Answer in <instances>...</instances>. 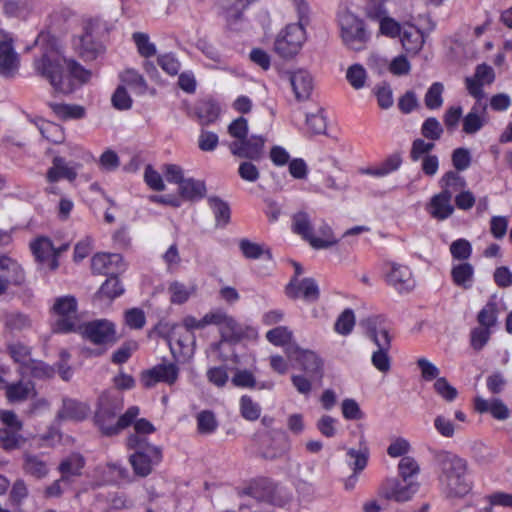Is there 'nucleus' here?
Returning <instances> with one entry per match:
<instances>
[{"mask_svg": "<svg viewBox=\"0 0 512 512\" xmlns=\"http://www.w3.org/2000/svg\"><path fill=\"white\" fill-rule=\"evenodd\" d=\"M35 44L40 49L39 55L33 61L35 74L48 81L57 93L73 92L74 84L65 73L67 59L60 52L56 40L48 33H40Z\"/></svg>", "mask_w": 512, "mask_h": 512, "instance_id": "1", "label": "nucleus"}, {"mask_svg": "<svg viewBox=\"0 0 512 512\" xmlns=\"http://www.w3.org/2000/svg\"><path fill=\"white\" fill-rule=\"evenodd\" d=\"M123 408L122 395L115 392L103 393L99 397L95 412V423L104 435L111 436L128 427L139 415V408L131 406L123 415L116 419V414Z\"/></svg>", "mask_w": 512, "mask_h": 512, "instance_id": "2", "label": "nucleus"}, {"mask_svg": "<svg viewBox=\"0 0 512 512\" xmlns=\"http://www.w3.org/2000/svg\"><path fill=\"white\" fill-rule=\"evenodd\" d=\"M438 479L442 491L448 497H463L471 489L467 479V462L454 453L438 452L435 456Z\"/></svg>", "mask_w": 512, "mask_h": 512, "instance_id": "3", "label": "nucleus"}, {"mask_svg": "<svg viewBox=\"0 0 512 512\" xmlns=\"http://www.w3.org/2000/svg\"><path fill=\"white\" fill-rule=\"evenodd\" d=\"M297 11L299 22L288 24L276 37L274 43L275 52L282 58L295 56L306 41L304 29L309 7L305 0H291Z\"/></svg>", "mask_w": 512, "mask_h": 512, "instance_id": "4", "label": "nucleus"}, {"mask_svg": "<svg viewBox=\"0 0 512 512\" xmlns=\"http://www.w3.org/2000/svg\"><path fill=\"white\" fill-rule=\"evenodd\" d=\"M338 23L343 43L350 49L362 50L369 39L364 22L349 11L338 16Z\"/></svg>", "mask_w": 512, "mask_h": 512, "instance_id": "5", "label": "nucleus"}, {"mask_svg": "<svg viewBox=\"0 0 512 512\" xmlns=\"http://www.w3.org/2000/svg\"><path fill=\"white\" fill-rule=\"evenodd\" d=\"M419 490V483L415 481H404L397 477L386 478L379 485L378 496L384 500L405 503L414 497Z\"/></svg>", "mask_w": 512, "mask_h": 512, "instance_id": "6", "label": "nucleus"}, {"mask_svg": "<svg viewBox=\"0 0 512 512\" xmlns=\"http://www.w3.org/2000/svg\"><path fill=\"white\" fill-rule=\"evenodd\" d=\"M53 310L57 316L54 324L56 332L67 333L77 331L81 324L77 318V302L73 296L56 299Z\"/></svg>", "mask_w": 512, "mask_h": 512, "instance_id": "7", "label": "nucleus"}, {"mask_svg": "<svg viewBox=\"0 0 512 512\" xmlns=\"http://www.w3.org/2000/svg\"><path fill=\"white\" fill-rule=\"evenodd\" d=\"M285 354L290 360L296 361L309 376L322 378L324 362L315 351L303 349L299 345H289Z\"/></svg>", "mask_w": 512, "mask_h": 512, "instance_id": "8", "label": "nucleus"}, {"mask_svg": "<svg viewBox=\"0 0 512 512\" xmlns=\"http://www.w3.org/2000/svg\"><path fill=\"white\" fill-rule=\"evenodd\" d=\"M77 331L94 344L113 343L116 340L115 325L107 319H98L81 324Z\"/></svg>", "mask_w": 512, "mask_h": 512, "instance_id": "9", "label": "nucleus"}, {"mask_svg": "<svg viewBox=\"0 0 512 512\" xmlns=\"http://www.w3.org/2000/svg\"><path fill=\"white\" fill-rule=\"evenodd\" d=\"M265 142L266 138L264 136L251 135L241 141L231 142L229 150L234 156L258 161L264 155Z\"/></svg>", "mask_w": 512, "mask_h": 512, "instance_id": "10", "label": "nucleus"}, {"mask_svg": "<svg viewBox=\"0 0 512 512\" xmlns=\"http://www.w3.org/2000/svg\"><path fill=\"white\" fill-rule=\"evenodd\" d=\"M385 279L389 285L399 292L411 291L415 286L411 269L407 265L397 262H387L385 264Z\"/></svg>", "mask_w": 512, "mask_h": 512, "instance_id": "11", "label": "nucleus"}, {"mask_svg": "<svg viewBox=\"0 0 512 512\" xmlns=\"http://www.w3.org/2000/svg\"><path fill=\"white\" fill-rule=\"evenodd\" d=\"M30 247L36 260L49 270H55L58 267V256L66 249V246L56 249L51 240L46 237L37 238Z\"/></svg>", "mask_w": 512, "mask_h": 512, "instance_id": "12", "label": "nucleus"}, {"mask_svg": "<svg viewBox=\"0 0 512 512\" xmlns=\"http://www.w3.org/2000/svg\"><path fill=\"white\" fill-rule=\"evenodd\" d=\"M179 376V368L174 363H161L142 374V383L145 387L151 388L158 382L173 385Z\"/></svg>", "mask_w": 512, "mask_h": 512, "instance_id": "13", "label": "nucleus"}, {"mask_svg": "<svg viewBox=\"0 0 512 512\" xmlns=\"http://www.w3.org/2000/svg\"><path fill=\"white\" fill-rule=\"evenodd\" d=\"M364 326L367 337L374 343L377 349H391L389 325L384 318L380 316L368 318L365 320Z\"/></svg>", "mask_w": 512, "mask_h": 512, "instance_id": "14", "label": "nucleus"}, {"mask_svg": "<svg viewBox=\"0 0 512 512\" xmlns=\"http://www.w3.org/2000/svg\"><path fill=\"white\" fill-rule=\"evenodd\" d=\"M495 79V73L491 66L480 64L476 67V71L472 77L465 80L468 93L476 100H483L485 97L482 89L483 85L491 84Z\"/></svg>", "mask_w": 512, "mask_h": 512, "instance_id": "15", "label": "nucleus"}, {"mask_svg": "<svg viewBox=\"0 0 512 512\" xmlns=\"http://www.w3.org/2000/svg\"><path fill=\"white\" fill-rule=\"evenodd\" d=\"M162 459L159 447L137 450L130 456V463L136 474L147 476L151 473L153 465L158 464Z\"/></svg>", "mask_w": 512, "mask_h": 512, "instance_id": "16", "label": "nucleus"}, {"mask_svg": "<svg viewBox=\"0 0 512 512\" xmlns=\"http://www.w3.org/2000/svg\"><path fill=\"white\" fill-rule=\"evenodd\" d=\"M487 105L477 100L469 112L462 118V131L467 135L478 133L488 123Z\"/></svg>", "mask_w": 512, "mask_h": 512, "instance_id": "17", "label": "nucleus"}, {"mask_svg": "<svg viewBox=\"0 0 512 512\" xmlns=\"http://www.w3.org/2000/svg\"><path fill=\"white\" fill-rule=\"evenodd\" d=\"M286 294L293 299L314 302L319 298V287L312 278H294L287 285Z\"/></svg>", "mask_w": 512, "mask_h": 512, "instance_id": "18", "label": "nucleus"}, {"mask_svg": "<svg viewBox=\"0 0 512 512\" xmlns=\"http://www.w3.org/2000/svg\"><path fill=\"white\" fill-rule=\"evenodd\" d=\"M6 333L11 335L20 334L33 328L32 318L18 310H4L0 316Z\"/></svg>", "mask_w": 512, "mask_h": 512, "instance_id": "19", "label": "nucleus"}, {"mask_svg": "<svg viewBox=\"0 0 512 512\" xmlns=\"http://www.w3.org/2000/svg\"><path fill=\"white\" fill-rule=\"evenodd\" d=\"M91 268L94 273L112 276L123 271L125 265L120 254L98 253L91 260Z\"/></svg>", "mask_w": 512, "mask_h": 512, "instance_id": "20", "label": "nucleus"}, {"mask_svg": "<svg viewBox=\"0 0 512 512\" xmlns=\"http://www.w3.org/2000/svg\"><path fill=\"white\" fill-rule=\"evenodd\" d=\"M427 211L431 217L439 221L449 218L454 212L452 192L441 191L432 196L427 204Z\"/></svg>", "mask_w": 512, "mask_h": 512, "instance_id": "21", "label": "nucleus"}, {"mask_svg": "<svg viewBox=\"0 0 512 512\" xmlns=\"http://www.w3.org/2000/svg\"><path fill=\"white\" fill-rule=\"evenodd\" d=\"M289 81L296 100L309 99L313 90V78L308 71L299 69L289 73Z\"/></svg>", "mask_w": 512, "mask_h": 512, "instance_id": "22", "label": "nucleus"}, {"mask_svg": "<svg viewBox=\"0 0 512 512\" xmlns=\"http://www.w3.org/2000/svg\"><path fill=\"white\" fill-rule=\"evenodd\" d=\"M386 10L380 5L377 8H370L367 11V16L371 19L379 20L380 33L390 38L401 36L402 30L400 24L393 18L386 15Z\"/></svg>", "mask_w": 512, "mask_h": 512, "instance_id": "23", "label": "nucleus"}, {"mask_svg": "<svg viewBox=\"0 0 512 512\" xmlns=\"http://www.w3.org/2000/svg\"><path fill=\"white\" fill-rule=\"evenodd\" d=\"M79 165H71L63 157L53 158L52 166L48 169L46 178L50 183H55L60 179L73 181L77 177Z\"/></svg>", "mask_w": 512, "mask_h": 512, "instance_id": "24", "label": "nucleus"}, {"mask_svg": "<svg viewBox=\"0 0 512 512\" xmlns=\"http://www.w3.org/2000/svg\"><path fill=\"white\" fill-rule=\"evenodd\" d=\"M475 410L479 413H490L497 420H506L510 416L508 407L498 398L486 400L481 396L474 399Z\"/></svg>", "mask_w": 512, "mask_h": 512, "instance_id": "25", "label": "nucleus"}, {"mask_svg": "<svg viewBox=\"0 0 512 512\" xmlns=\"http://www.w3.org/2000/svg\"><path fill=\"white\" fill-rule=\"evenodd\" d=\"M89 410L87 404L66 398L63 399V406L58 412V417L64 420L81 421L88 416Z\"/></svg>", "mask_w": 512, "mask_h": 512, "instance_id": "26", "label": "nucleus"}, {"mask_svg": "<svg viewBox=\"0 0 512 512\" xmlns=\"http://www.w3.org/2000/svg\"><path fill=\"white\" fill-rule=\"evenodd\" d=\"M23 471L27 475L41 479L48 475L49 465L42 456L25 453L23 456Z\"/></svg>", "mask_w": 512, "mask_h": 512, "instance_id": "27", "label": "nucleus"}, {"mask_svg": "<svg viewBox=\"0 0 512 512\" xmlns=\"http://www.w3.org/2000/svg\"><path fill=\"white\" fill-rule=\"evenodd\" d=\"M424 37L425 33L422 29L408 25L401 34L402 46L407 52L416 54L424 44Z\"/></svg>", "mask_w": 512, "mask_h": 512, "instance_id": "28", "label": "nucleus"}, {"mask_svg": "<svg viewBox=\"0 0 512 512\" xmlns=\"http://www.w3.org/2000/svg\"><path fill=\"white\" fill-rule=\"evenodd\" d=\"M0 277L9 284H20L24 280L20 265L7 256H0Z\"/></svg>", "mask_w": 512, "mask_h": 512, "instance_id": "29", "label": "nucleus"}, {"mask_svg": "<svg viewBox=\"0 0 512 512\" xmlns=\"http://www.w3.org/2000/svg\"><path fill=\"white\" fill-rule=\"evenodd\" d=\"M195 115L202 126L214 123L220 115V107L215 101L208 99L197 103Z\"/></svg>", "mask_w": 512, "mask_h": 512, "instance_id": "30", "label": "nucleus"}, {"mask_svg": "<svg viewBox=\"0 0 512 512\" xmlns=\"http://www.w3.org/2000/svg\"><path fill=\"white\" fill-rule=\"evenodd\" d=\"M85 466V459L79 453H72L59 464L61 476L71 481V477L80 476Z\"/></svg>", "mask_w": 512, "mask_h": 512, "instance_id": "31", "label": "nucleus"}, {"mask_svg": "<svg viewBox=\"0 0 512 512\" xmlns=\"http://www.w3.org/2000/svg\"><path fill=\"white\" fill-rule=\"evenodd\" d=\"M347 464L353 470V472L361 473L367 466L369 458V449L365 445L364 436L360 439V448H350L347 450Z\"/></svg>", "mask_w": 512, "mask_h": 512, "instance_id": "32", "label": "nucleus"}, {"mask_svg": "<svg viewBox=\"0 0 512 512\" xmlns=\"http://www.w3.org/2000/svg\"><path fill=\"white\" fill-rule=\"evenodd\" d=\"M451 277L456 286L463 289H470L474 283V267L467 262L453 265Z\"/></svg>", "mask_w": 512, "mask_h": 512, "instance_id": "33", "label": "nucleus"}, {"mask_svg": "<svg viewBox=\"0 0 512 512\" xmlns=\"http://www.w3.org/2000/svg\"><path fill=\"white\" fill-rule=\"evenodd\" d=\"M402 164V157L399 153H394L387 157L379 166L374 168L362 169L361 173L374 177H384L396 170Z\"/></svg>", "mask_w": 512, "mask_h": 512, "instance_id": "34", "label": "nucleus"}, {"mask_svg": "<svg viewBox=\"0 0 512 512\" xmlns=\"http://www.w3.org/2000/svg\"><path fill=\"white\" fill-rule=\"evenodd\" d=\"M223 15L229 26L237 23L248 6L247 0H221Z\"/></svg>", "mask_w": 512, "mask_h": 512, "instance_id": "35", "label": "nucleus"}, {"mask_svg": "<svg viewBox=\"0 0 512 512\" xmlns=\"http://www.w3.org/2000/svg\"><path fill=\"white\" fill-rule=\"evenodd\" d=\"M36 125L42 135L47 141L60 144L64 141L65 135L63 128L51 121L40 119L36 122Z\"/></svg>", "mask_w": 512, "mask_h": 512, "instance_id": "36", "label": "nucleus"}, {"mask_svg": "<svg viewBox=\"0 0 512 512\" xmlns=\"http://www.w3.org/2000/svg\"><path fill=\"white\" fill-rule=\"evenodd\" d=\"M266 339L274 346L284 347L289 345H298L292 341L293 332L286 326H277L266 333Z\"/></svg>", "mask_w": 512, "mask_h": 512, "instance_id": "37", "label": "nucleus"}, {"mask_svg": "<svg viewBox=\"0 0 512 512\" xmlns=\"http://www.w3.org/2000/svg\"><path fill=\"white\" fill-rule=\"evenodd\" d=\"M52 111L63 120L81 119L85 116L84 107L76 104L50 103Z\"/></svg>", "mask_w": 512, "mask_h": 512, "instance_id": "38", "label": "nucleus"}, {"mask_svg": "<svg viewBox=\"0 0 512 512\" xmlns=\"http://www.w3.org/2000/svg\"><path fill=\"white\" fill-rule=\"evenodd\" d=\"M208 203L215 216L216 225L226 226L230 221L231 214L228 203L216 196L209 197Z\"/></svg>", "mask_w": 512, "mask_h": 512, "instance_id": "39", "label": "nucleus"}, {"mask_svg": "<svg viewBox=\"0 0 512 512\" xmlns=\"http://www.w3.org/2000/svg\"><path fill=\"white\" fill-rule=\"evenodd\" d=\"M320 236L312 235L310 245L315 249H326L332 247L338 243V239L335 237L332 228L324 223L318 229Z\"/></svg>", "mask_w": 512, "mask_h": 512, "instance_id": "40", "label": "nucleus"}, {"mask_svg": "<svg viewBox=\"0 0 512 512\" xmlns=\"http://www.w3.org/2000/svg\"><path fill=\"white\" fill-rule=\"evenodd\" d=\"M6 389V396L10 402L22 401L27 399L34 390V386L30 381H20L16 384H9L4 386Z\"/></svg>", "mask_w": 512, "mask_h": 512, "instance_id": "41", "label": "nucleus"}, {"mask_svg": "<svg viewBox=\"0 0 512 512\" xmlns=\"http://www.w3.org/2000/svg\"><path fill=\"white\" fill-rule=\"evenodd\" d=\"M292 231L311 242L313 235L310 218L305 212H298L292 218Z\"/></svg>", "mask_w": 512, "mask_h": 512, "instance_id": "42", "label": "nucleus"}, {"mask_svg": "<svg viewBox=\"0 0 512 512\" xmlns=\"http://www.w3.org/2000/svg\"><path fill=\"white\" fill-rule=\"evenodd\" d=\"M168 292L170 294V301L173 304H183L190 298L191 295L194 294L195 287L186 286L183 283L175 281L169 285Z\"/></svg>", "mask_w": 512, "mask_h": 512, "instance_id": "43", "label": "nucleus"}, {"mask_svg": "<svg viewBox=\"0 0 512 512\" xmlns=\"http://www.w3.org/2000/svg\"><path fill=\"white\" fill-rule=\"evenodd\" d=\"M368 79L366 69L360 64H353L346 71V80L355 89L360 90L366 86Z\"/></svg>", "mask_w": 512, "mask_h": 512, "instance_id": "44", "label": "nucleus"}, {"mask_svg": "<svg viewBox=\"0 0 512 512\" xmlns=\"http://www.w3.org/2000/svg\"><path fill=\"white\" fill-rule=\"evenodd\" d=\"M179 191L181 196L186 199L201 198L205 192V185L203 182L192 178L184 179L179 184Z\"/></svg>", "mask_w": 512, "mask_h": 512, "instance_id": "45", "label": "nucleus"}, {"mask_svg": "<svg viewBox=\"0 0 512 512\" xmlns=\"http://www.w3.org/2000/svg\"><path fill=\"white\" fill-rule=\"evenodd\" d=\"M21 374L32 376L35 378L51 377L54 373L53 369L42 361L30 359L24 368H21Z\"/></svg>", "mask_w": 512, "mask_h": 512, "instance_id": "46", "label": "nucleus"}, {"mask_svg": "<svg viewBox=\"0 0 512 512\" xmlns=\"http://www.w3.org/2000/svg\"><path fill=\"white\" fill-rule=\"evenodd\" d=\"M444 86L440 82H434L427 90L424 102L428 109L437 110L443 105Z\"/></svg>", "mask_w": 512, "mask_h": 512, "instance_id": "47", "label": "nucleus"}, {"mask_svg": "<svg viewBox=\"0 0 512 512\" xmlns=\"http://www.w3.org/2000/svg\"><path fill=\"white\" fill-rule=\"evenodd\" d=\"M441 191H460L466 187L465 179L457 171H448L440 179Z\"/></svg>", "mask_w": 512, "mask_h": 512, "instance_id": "48", "label": "nucleus"}, {"mask_svg": "<svg viewBox=\"0 0 512 512\" xmlns=\"http://www.w3.org/2000/svg\"><path fill=\"white\" fill-rule=\"evenodd\" d=\"M124 292V288L119 279L112 275L100 287L98 296L101 298L115 299Z\"/></svg>", "mask_w": 512, "mask_h": 512, "instance_id": "49", "label": "nucleus"}, {"mask_svg": "<svg viewBox=\"0 0 512 512\" xmlns=\"http://www.w3.org/2000/svg\"><path fill=\"white\" fill-rule=\"evenodd\" d=\"M19 67L17 53L14 51L0 54V75L3 77H12Z\"/></svg>", "mask_w": 512, "mask_h": 512, "instance_id": "50", "label": "nucleus"}, {"mask_svg": "<svg viewBox=\"0 0 512 512\" xmlns=\"http://www.w3.org/2000/svg\"><path fill=\"white\" fill-rule=\"evenodd\" d=\"M420 466L415 458L404 456L398 463V474L404 481H409L412 477L418 475Z\"/></svg>", "mask_w": 512, "mask_h": 512, "instance_id": "51", "label": "nucleus"}, {"mask_svg": "<svg viewBox=\"0 0 512 512\" xmlns=\"http://www.w3.org/2000/svg\"><path fill=\"white\" fill-rule=\"evenodd\" d=\"M65 73L71 78L74 87L76 86V82L78 84H83L87 82L91 76L90 71L84 69L80 64L73 60H67Z\"/></svg>", "mask_w": 512, "mask_h": 512, "instance_id": "52", "label": "nucleus"}, {"mask_svg": "<svg viewBox=\"0 0 512 512\" xmlns=\"http://www.w3.org/2000/svg\"><path fill=\"white\" fill-rule=\"evenodd\" d=\"M123 84L134 89L137 93H144L146 90V82L141 74L133 69H127L121 74Z\"/></svg>", "mask_w": 512, "mask_h": 512, "instance_id": "53", "label": "nucleus"}, {"mask_svg": "<svg viewBox=\"0 0 512 512\" xmlns=\"http://www.w3.org/2000/svg\"><path fill=\"white\" fill-rule=\"evenodd\" d=\"M443 131L441 123L435 117L427 118L421 126V134L432 142L439 140Z\"/></svg>", "mask_w": 512, "mask_h": 512, "instance_id": "54", "label": "nucleus"}, {"mask_svg": "<svg viewBox=\"0 0 512 512\" xmlns=\"http://www.w3.org/2000/svg\"><path fill=\"white\" fill-rule=\"evenodd\" d=\"M218 427V422L213 412L205 410L197 415V428L201 434H212Z\"/></svg>", "mask_w": 512, "mask_h": 512, "instance_id": "55", "label": "nucleus"}, {"mask_svg": "<svg viewBox=\"0 0 512 512\" xmlns=\"http://www.w3.org/2000/svg\"><path fill=\"white\" fill-rule=\"evenodd\" d=\"M240 412L246 420L255 421L260 417L261 407L251 397L244 395L240 399Z\"/></svg>", "mask_w": 512, "mask_h": 512, "instance_id": "56", "label": "nucleus"}, {"mask_svg": "<svg viewBox=\"0 0 512 512\" xmlns=\"http://www.w3.org/2000/svg\"><path fill=\"white\" fill-rule=\"evenodd\" d=\"M355 325V316L351 309L344 310L337 318L334 329L341 335H348Z\"/></svg>", "mask_w": 512, "mask_h": 512, "instance_id": "57", "label": "nucleus"}, {"mask_svg": "<svg viewBox=\"0 0 512 512\" xmlns=\"http://www.w3.org/2000/svg\"><path fill=\"white\" fill-rule=\"evenodd\" d=\"M132 38L141 56L148 58L156 54V46L150 42L149 36L146 33L136 32Z\"/></svg>", "mask_w": 512, "mask_h": 512, "instance_id": "58", "label": "nucleus"}, {"mask_svg": "<svg viewBox=\"0 0 512 512\" xmlns=\"http://www.w3.org/2000/svg\"><path fill=\"white\" fill-rule=\"evenodd\" d=\"M19 432L9 428L0 429V447L7 451L18 448L22 440Z\"/></svg>", "mask_w": 512, "mask_h": 512, "instance_id": "59", "label": "nucleus"}, {"mask_svg": "<svg viewBox=\"0 0 512 512\" xmlns=\"http://www.w3.org/2000/svg\"><path fill=\"white\" fill-rule=\"evenodd\" d=\"M450 253L453 259L465 261L472 254V246L468 240L460 238L451 243Z\"/></svg>", "mask_w": 512, "mask_h": 512, "instance_id": "60", "label": "nucleus"}, {"mask_svg": "<svg viewBox=\"0 0 512 512\" xmlns=\"http://www.w3.org/2000/svg\"><path fill=\"white\" fill-rule=\"evenodd\" d=\"M219 331L224 339H235L242 335V328L228 313L219 327Z\"/></svg>", "mask_w": 512, "mask_h": 512, "instance_id": "61", "label": "nucleus"}, {"mask_svg": "<svg viewBox=\"0 0 512 512\" xmlns=\"http://www.w3.org/2000/svg\"><path fill=\"white\" fill-rule=\"evenodd\" d=\"M390 349H376L371 356L372 365L382 373H387L391 368Z\"/></svg>", "mask_w": 512, "mask_h": 512, "instance_id": "62", "label": "nucleus"}, {"mask_svg": "<svg viewBox=\"0 0 512 512\" xmlns=\"http://www.w3.org/2000/svg\"><path fill=\"white\" fill-rule=\"evenodd\" d=\"M157 63L163 71L171 76L177 75L181 69L180 61L172 53H166L158 56Z\"/></svg>", "mask_w": 512, "mask_h": 512, "instance_id": "63", "label": "nucleus"}, {"mask_svg": "<svg viewBox=\"0 0 512 512\" xmlns=\"http://www.w3.org/2000/svg\"><path fill=\"white\" fill-rule=\"evenodd\" d=\"M318 431L325 437L332 438L338 432V420L329 415H323L316 423Z\"/></svg>", "mask_w": 512, "mask_h": 512, "instance_id": "64", "label": "nucleus"}]
</instances>
